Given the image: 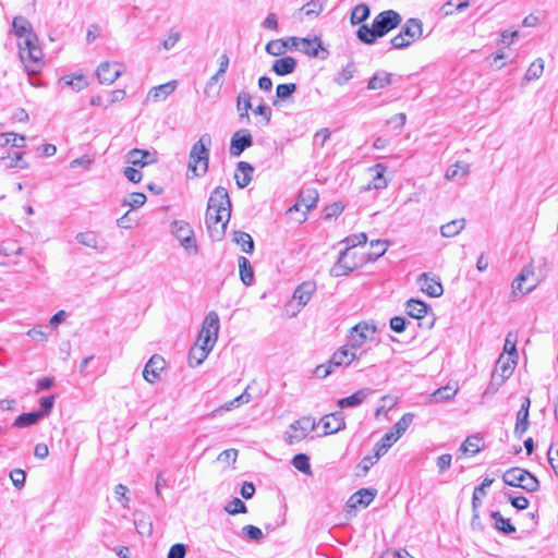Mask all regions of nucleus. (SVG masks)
Instances as JSON below:
<instances>
[{
	"label": "nucleus",
	"instance_id": "5",
	"mask_svg": "<svg viewBox=\"0 0 558 558\" xmlns=\"http://www.w3.org/2000/svg\"><path fill=\"white\" fill-rule=\"evenodd\" d=\"M422 36V21L416 17H411L402 25L400 33L391 39V46L395 49H405Z\"/></svg>",
	"mask_w": 558,
	"mask_h": 558
},
{
	"label": "nucleus",
	"instance_id": "6",
	"mask_svg": "<svg viewBox=\"0 0 558 558\" xmlns=\"http://www.w3.org/2000/svg\"><path fill=\"white\" fill-rule=\"evenodd\" d=\"M502 481L506 485L520 487L529 493H534L539 488L538 480L529 471L521 468H511L502 474Z\"/></svg>",
	"mask_w": 558,
	"mask_h": 558
},
{
	"label": "nucleus",
	"instance_id": "40",
	"mask_svg": "<svg viewBox=\"0 0 558 558\" xmlns=\"http://www.w3.org/2000/svg\"><path fill=\"white\" fill-rule=\"evenodd\" d=\"M544 71V60L542 58H537L534 60L524 74V82L529 83L534 80H538Z\"/></svg>",
	"mask_w": 558,
	"mask_h": 558
},
{
	"label": "nucleus",
	"instance_id": "26",
	"mask_svg": "<svg viewBox=\"0 0 558 558\" xmlns=\"http://www.w3.org/2000/svg\"><path fill=\"white\" fill-rule=\"evenodd\" d=\"M484 447L483 437L480 434H473L468 436L466 439L460 446V450L471 457L478 453Z\"/></svg>",
	"mask_w": 558,
	"mask_h": 558
},
{
	"label": "nucleus",
	"instance_id": "29",
	"mask_svg": "<svg viewBox=\"0 0 558 558\" xmlns=\"http://www.w3.org/2000/svg\"><path fill=\"white\" fill-rule=\"evenodd\" d=\"M238 264L241 281L246 287L252 286L254 282V271L251 262L245 256H240Z\"/></svg>",
	"mask_w": 558,
	"mask_h": 558
},
{
	"label": "nucleus",
	"instance_id": "13",
	"mask_svg": "<svg viewBox=\"0 0 558 558\" xmlns=\"http://www.w3.org/2000/svg\"><path fill=\"white\" fill-rule=\"evenodd\" d=\"M128 163L137 167H145L157 161V153L146 149L133 148L125 155Z\"/></svg>",
	"mask_w": 558,
	"mask_h": 558
},
{
	"label": "nucleus",
	"instance_id": "46",
	"mask_svg": "<svg viewBox=\"0 0 558 558\" xmlns=\"http://www.w3.org/2000/svg\"><path fill=\"white\" fill-rule=\"evenodd\" d=\"M397 440L398 439L390 432L386 433L374 447L377 458L384 456Z\"/></svg>",
	"mask_w": 558,
	"mask_h": 558
},
{
	"label": "nucleus",
	"instance_id": "3",
	"mask_svg": "<svg viewBox=\"0 0 558 558\" xmlns=\"http://www.w3.org/2000/svg\"><path fill=\"white\" fill-rule=\"evenodd\" d=\"M210 145L211 137L209 134L205 133L193 145L190 151L189 170L192 171L195 177H202L208 170Z\"/></svg>",
	"mask_w": 558,
	"mask_h": 558
},
{
	"label": "nucleus",
	"instance_id": "16",
	"mask_svg": "<svg viewBox=\"0 0 558 558\" xmlns=\"http://www.w3.org/2000/svg\"><path fill=\"white\" fill-rule=\"evenodd\" d=\"M355 359H357L356 351L351 349L347 343L339 348L329 359L331 365L335 367L349 366Z\"/></svg>",
	"mask_w": 558,
	"mask_h": 558
},
{
	"label": "nucleus",
	"instance_id": "51",
	"mask_svg": "<svg viewBox=\"0 0 558 558\" xmlns=\"http://www.w3.org/2000/svg\"><path fill=\"white\" fill-rule=\"evenodd\" d=\"M76 241L87 247L98 248V236L94 231L80 232L75 236Z\"/></svg>",
	"mask_w": 558,
	"mask_h": 558
},
{
	"label": "nucleus",
	"instance_id": "36",
	"mask_svg": "<svg viewBox=\"0 0 558 558\" xmlns=\"http://www.w3.org/2000/svg\"><path fill=\"white\" fill-rule=\"evenodd\" d=\"M465 227V220L454 219L440 227V234L445 238H452L459 234Z\"/></svg>",
	"mask_w": 558,
	"mask_h": 558
},
{
	"label": "nucleus",
	"instance_id": "22",
	"mask_svg": "<svg viewBox=\"0 0 558 558\" xmlns=\"http://www.w3.org/2000/svg\"><path fill=\"white\" fill-rule=\"evenodd\" d=\"M376 490L362 488L354 493L348 500L347 505L350 508L367 507L375 498Z\"/></svg>",
	"mask_w": 558,
	"mask_h": 558
},
{
	"label": "nucleus",
	"instance_id": "41",
	"mask_svg": "<svg viewBox=\"0 0 558 558\" xmlns=\"http://www.w3.org/2000/svg\"><path fill=\"white\" fill-rule=\"evenodd\" d=\"M490 517L495 521V527L498 531L505 534H511L515 532V527L511 524L510 520L505 519L499 511H493Z\"/></svg>",
	"mask_w": 558,
	"mask_h": 558
},
{
	"label": "nucleus",
	"instance_id": "54",
	"mask_svg": "<svg viewBox=\"0 0 558 558\" xmlns=\"http://www.w3.org/2000/svg\"><path fill=\"white\" fill-rule=\"evenodd\" d=\"M292 465L304 474H312L310 458L305 453H298L292 459Z\"/></svg>",
	"mask_w": 558,
	"mask_h": 558
},
{
	"label": "nucleus",
	"instance_id": "9",
	"mask_svg": "<svg viewBox=\"0 0 558 558\" xmlns=\"http://www.w3.org/2000/svg\"><path fill=\"white\" fill-rule=\"evenodd\" d=\"M289 41L291 43L292 48L311 58H320L324 60L329 54L328 51L323 47V43L318 37H314L312 39L290 37Z\"/></svg>",
	"mask_w": 558,
	"mask_h": 558
},
{
	"label": "nucleus",
	"instance_id": "47",
	"mask_svg": "<svg viewBox=\"0 0 558 558\" xmlns=\"http://www.w3.org/2000/svg\"><path fill=\"white\" fill-rule=\"evenodd\" d=\"M356 36L362 43L367 45L374 44L376 39L379 38V36L376 35L375 28L373 26L369 27L366 24H363L359 27Z\"/></svg>",
	"mask_w": 558,
	"mask_h": 558
},
{
	"label": "nucleus",
	"instance_id": "34",
	"mask_svg": "<svg viewBox=\"0 0 558 558\" xmlns=\"http://www.w3.org/2000/svg\"><path fill=\"white\" fill-rule=\"evenodd\" d=\"M391 73L386 71L376 72L368 81V89H380L391 84Z\"/></svg>",
	"mask_w": 558,
	"mask_h": 558
},
{
	"label": "nucleus",
	"instance_id": "62",
	"mask_svg": "<svg viewBox=\"0 0 558 558\" xmlns=\"http://www.w3.org/2000/svg\"><path fill=\"white\" fill-rule=\"evenodd\" d=\"M12 484L17 488L22 489L25 485L26 473L22 469H14L9 474Z\"/></svg>",
	"mask_w": 558,
	"mask_h": 558
},
{
	"label": "nucleus",
	"instance_id": "52",
	"mask_svg": "<svg viewBox=\"0 0 558 558\" xmlns=\"http://www.w3.org/2000/svg\"><path fill=\"white\" fill-rule=\"evenodd\" d=\"M288 40H284V39H274V40H270L267 45H266V51L267 53L271 54V56H275V57H279L281 54H283L288 48Z\"/></svg>",
	"mask_w": 558,
	"mask_h": 558
},
{
	"label": "nucleus",
	"instance_id": "27",
	"mask_svg": "<svg viewBox=\"0 0 558 558\" xmlns=\"http://www.w3.org/2000/svg\"><path fill=\"white\" fill-rule=\"evenodd\" d=\"M347 257H348L347 251H342L340 253V256H339L337 263L332 266V268L330 270L331 276H333V277L345 276L356 268V264L349 263L347 260Z\"/></svg>",
	"mask_w": 558,
	"mask_h": 558
},
{
	"label": "nucleus",
	"instance_id": "37",
	"mask_svg": "<svg viewBox=\"0 0 558 558\" xmlns=\"http://www.w3.org/2000/svg\"><path fill=\"white\" fill-rule=\"evenodd\" d=\"M427 304L420 301L411 299L407 302V313L413 318L421 319L427 313Z\"/></svg>",
	"mask_w": 558,
	"mask_h": 558
},
{
	"label": "nucleus",
	"instance_id": "44",
	"mask_svg": "<svg viewBox=\"0 0 558 558\" xmlns=\"http://www.w3.org/2000/svg\"><path fill=\"white\" fill-rule=\"evenodd\" d=\"M251 399H252L251 395L247 392V389H245L240 396H238L236 398L232 399L231 401H228L225 404H222L221 407H219L216 411L213 412V414L216 412H219V411H230L234 408L240 407L241 404L248 403L251 401Z\"/></svg>",
	"mask_w": 558,
	"mask_h": 558
},
{
	"label": "nucleus",
	"instance_id": "20",
	"mask_svg": "<svg viewBox=\"0 0 558 558\" xmlns=\"http://www.w3.org/2000/svg\"><path fill=\"white\" fill-rule=\"evenodd\" d=\"M318 201V193L315 189H304L301 191L296 203L289 209L300 210L301 208H305L306 210L312 209Z\"/></svg>",
	"mask_w": 558,
	"mask_h": 558
},
{
	"label": "nucleus",
	"instance_id": "39",
	"mask_svg": "<svg viewBox=\"0 0 558 558\" xmlns=\"http://www.w3.org/2000/svg\"><path fill=\"white\" fill-rule=\"evenodd\" d=\"M375 172L373 180L371 181L368 189L373 187L376 190L385 189L387 186V180L385 178L386 167L381 163H377L369 169Z\"/></svg>",
	"mask_w": 558,
	"mask_h": 558
},
{
	"label": "nucleus",
	"instance_id": "33",
	"mask_svg": "<svg viewBox=\"0 0 558 558\" xmlns=\"http://www.w3.org/2000/svg\"><path fill=\"white\" fill-rule=\"evenodd\" d=\"M469 173L470 165L466 162L458 161L447 169L445 178L447 180L454 181L465 178Z\"/></svg>",
	"mask_w": 558,
	"mask_h": 558
},
{
	"label": "nucleus",
	"instance_id": "55",
	"mask_svg": "<svg viewBox=\"0 0 558 558\" xmlns=\"http://www.w3.org/2000/svg\"><path fill=\"white\" fill-rule=\"evenodd\" d=\"M371 246L374 251L372 253H369L368 259L376 260L377 258H379L380 256H383L386 253V251L388 248V241L374 240L371 242Z\"/></svg>",
	"mask_w": 558,
	"mask_h": 558
},
{
	"label": "nucleus",
	"instance_id": "38",
	"mask_svg": "<svg viewBox=\"0 0 558 558\" xmlns=\"http://www.w3.org/2000/svg\"><path fill=\"white\" fill-rule=\"evenodd\" d=\"M233 241L241 246L244 253L252 254L254 252V241L247 232L234 231Z\"/></svg>",
	"mask_w": 558,
	"mask_h": 558
},
{
	"label": "nucleus",
	"instance_id": "58",
	"mask_svg": "<svg viewBox=\"0 0 558 558\" xmlns=\"http://www.w3.org/2000/svg\"><path fill=\"white\" fill-rule=\"evenodd\" d=\"M61 83L63 85L71 86L76 90H81L87 85V82L83 75H77V76L65 75L61 78Z\"/></svg>",
	"mask_w": 558,
	"mask_h": 558
},
{
	"label": "nucleus",
	"instance_id": "57",
	"mask_svg": "<svg viewBox=\"0 0 558 558\" xmlns=\"http://www.w3.org/2000/svg\"><path fill=\"white\" fill-rule=\"evenodd\" d=\"M225 511L234 515L239 513H246L247 508L240 498L235 497L225 506Z\"/></svg>",
	"mask_w": 558,
	"mask_h": 558
},
{
	"label": "nucleus",
	"instance_id": "64",
	"mask_svg": "<svg viewBox=\"0 0 558 558\" xmlns=\"http://www.w3.org/2000/svg\"><path fill=\"white\" fill-rule=\"evenodd\" d=\"M295 89L296 85L294 83L279 84L276 88L277 98L286 100L295 92Z\"/></svg>",
	"mask_w": 558,
	"mask_h": 558
},
{
	"label": "nucleus",
	"instance_id": "32",
	"mask_svg": "<svg viewBox=\"0 0 558 558\" xmlns=\"http://www.w3.org/2000/svg\"><path fill=\"white\" fill-rule=\"evenodd\" d=\"M210 352L208 349L201 347L199 343H195L189 352V365L191 367L199 366Z\"/></svg>",
	"mask_w": 558,
	"mask_h": 558
},
{
	"label": "nucleus",
	"instance_id": "17",
	"mask_svg": "<svg viewBox=\"0 0 558 558\" xmlns=\"http://www.w3.org/2000/svg\"><path fill=\"white\" fill-rule=\"evenodd\" d=\"M421 290L432 298H438L444 293V288L437 277H430L424 272L418 278Z\"/></svg>",
	"mask_w": 558,
	"mask_h": 558
},
{
	"label": "nucleus",
	"instance_id": "8",
	"mask_svg": "<svg viewBox=\"0 0 558 558\" xmlns=\"http://www.w3.org/2000/svg\"><path fill=\"white\" fill-rule=\"evenodd\" d=\"M534 267L532 264H529L523 267L518 277L512 281L511 284V294L513 299L523 296L530 292H532L538 284V280L534 278Z\"/></svg>",
	"mask_w": 558,
	"mask_h": 558
},
{
	"label": "nucleus",
	"instance_id": "43",
	"mask_svg": "<svg viewBox=\"0 0 558 558\" xmlns=\"http://www.w3.org/2000/svg\"><path fill=\"white\" fill-rule=\"evenodd\" d=\"M12 26L15 35L19 38L27 36V34L34 33L32 24L23 16H15Z\"/></svg>",
	"mask_w": 558,
	"mask_h": 558
},
{
	"label": "nucleus",
	"instance_id": "45",
	"mask_svg": "<svg viewBox=\"0 0 558 558\" xmlns=\"http://www.w3.org/2000/svg\"><path fill=\"white\" fill-rule=\"evenodd\" d=\"M327 0H311L302 7V11L307 17H316L324 10Z\"/></svg>",
	"mask_w": 558,
	"mask_h": 558
},
{
	"label": "nucleus",
	"instance_id": "53",
	"mask_svg": "<svg viewBox=\"0 0 558 558\" xmlns=\"http://www.w3.org/2000/svg\"><path fill=\"white\" fill-rule=\"evenodd\" d=\"M529 426H530L529 413H524L523 411H518L517 422H515V426H514V435L518 438H522L524 433L527 430Z\"/></svg>",
	"mask_w": 558,
	"mask_h": 558
},
{
	"label": "nucleus",
	"instance_id": "28",
	"mask_svg": "<svg viewBox=\"0 0 558 558\" xmlns=\"http://www.w3.org/2000/svg\"><path fill=\"white\" fill-rule=\"evenodd\" d=\"M296 68V60L292 57L277 59L272 64V71L280 76L292 73Z\"/></svg>",
	"mask_w": 558,
	"mask_h": 558
},
{
	"label": "nucleus",
	"instance_id": "19",
	"mask_svg": "<svg viewBox=\"0 0 558 558\" xmlns=\"http://www.w3.org/2000/svg\"><path fill=\"white\" fill-rule=\"evenodd\" d=\"M121 73L117 64L113 65L108 61L100 63L96 71L97 77L101 84H112Z\"/></svg>",
	"mask_w": 558,
	"mask_h": 558
},
{
	"label": "nucleus",
	"instance_id": "4",
	"mask_svg": "<svg viewBox=\"0 0 558 558\" xmlns=\"http://www.w3.org/2000/svg\"><path fill=\"white\" fill-rule=\"evenodd\" d=\"M170 232L189 256H194L198 253L194 230L187 221L173 220L170 223Z\"/></svg>",
	"mask_w": 558,
	"mask_h": 558
},
{
	"label": "nucleus",
	"instance_id": "63",
	"mask_svg": "<svg viewBox=\"0 0 558 558\" xmlns=\"http://www.w3.org/2000/svg\"><path fill=\"white\" fill-rule=\"evenodd\" d=\"M354 73V65L352 63L344 66L335 77V82L339 85H343L348 83L352 77Z\"/></svg>",
	"mask_w": 558,
	"mask_h": 558
},
{
	"label": "nucleus",
	"instance_id": "50",
	"mask_svg": "<svg viewBox=\"0 0 558 558\" xmlns=\"http://www.w3.org/2000/svg\"><path fill=\"white\" fill-rule=\"evenodd\" d=\"M39 418H41L40 414L37 413L36 411L23 413L15 418V421L13 422V426L19 428L27 427L36 424Z\"/></svg>",
	"mask_w": 558,
	"mask_h": 558
},
{
	"label": "nucleus",
	"instance_id": "35",
	"mask_svg": "<svg viewBox=\"0 0 558 558\" xmlns=\"http://www.w3.org/2000/svg\"><path fill=\"white\" fill-rule=\"evenodd\" d=\"M457 392H458V387L448 384L447 386L440 387L437 390H435L430 396V400L436 403L442 402V401H448V400H451L452 398H454Z\"/></svg>",
	"mask_w": 558,
	"mask_h": 558
},
{
	"label": "nucleus",
	"instance_id": "56",
	"mask_svg": "<svg viewBox=\"0 0 558 558\" xmlns=\"http://www.w3.org/2000/svg\"><path fill=\"white\" fill-rule=\"evenodd\" d=\"M147 201V197L144 193L134 192L131 193L124 201L123 205L129 206L131 208L142 207Z\"/></svg>",
	"mask_w": 558,
	"mask_h": 558
},
{
	"label": "nucleus",
	"instance_id": "12",
	"mask_svg": "<svg viewBox=\"0 0 558 558\" xmlns=\"http://www.w3.org/2000/svg\"><path fill=\"white\" fill-rule=\"evenodd\" d=\"M166 361L162 356L154 354L145 364L143 369V377L149 384H155L160 378V373L163 371Z\"/></svg>",
	"mask_w": 558,
	"mask_h": 558
},
{
	"label": "nucleus",
	"instance_id": "10",
	"mask_svg": "<svg viewBox=\"0 0 558 558\" xmlns=\"http://www.w3.org/2000/svg\"><path fill=\"white\" fill-rule=\"evenodd\" d=\"M376 327L366 322H361L350 329L348 344L355 351L360 350L368 340H372Z\"/></svg>",
	"mask_w": 558,
	"mask_h": 558
},
{
	"label": "nucleus",
	"instance_id": "30",
	"mask_svg": "<svg viewBox=\"0 0 558 558\" xmlns=\"http://www.w3.org/2000/svg\"><path fill=\"white\" fill-rule=\"evenodd\" d=\"M248 110H251L252 113L258 118L257 123H260L262 125H266L270 121V118H271L270 107H243V111L240 112V118L243 119L244 117H247Z\"/></svg>",
	"mask_w": 558,
	"mask_h": 558
},
{
	"label": "nucleus",
	"instance_id": "60",
	"mask_svg": "<svg viewBox=\"0 0 558 558\" xmlns=\"http://www.w3.org/2000/svg\"><path fill=\"white\" fill-rule=\"evenodd\" d=\"M242 535L254 542H259L264 537L262 530L251 524L242 527Z\"/></svg>",
	"mask_w": 558,
	"mask_h": 558
},
{
	"label": "nucleus",
	"instance_id": "42",
	"mask_svg": "<svg viewBox=\"0 0 558 558\" xmlns=\"http://www.w3.org/2000/svg\"><path fill=\"white\" fill-rule=\"evenodd\" d=\"M414 415L412 413H405L402 417L393 425L390 433L399 439L413 422Z\"/></svg>",
	"mask_w": 558,
	"mask_h": 558
},
{
	"label": "nucleus",
	"instance_id": "1",
	"mask_svg": "<svg viewBox=\"0 0 558 558\" xmlns=\"http://www.w3.org/2000/svg\"><path fill=\"white\" fill-rule=\"evenodd\" d=\"M231 217V201L223 186H217L209 196L205 222L214 241L222 240Z\"/></svg>",
	"mask_w": 558,
	"mask_h": 558
},
{
	"label": "nucleus",
	"instance_id": "24",
	"mask_svg": "<svg viewBox=\"0 0 558 558\" xmlns=\"http://www.w3.org/2000/svg\"><path fill=\"white\" fill-rule=\"evenodd\" d=\"M253 171H254V168L248 162H246V161L238 162L234 178L236 181V185L240 189H244L251 183Z\"/></svg>",
	"mask_w": 558,
	"mask_h": 558
},
{
	"label": "nucleus",
	"instance_id": "31",
	"mask_svg": "<svg viewBox=\"0 0 558 558\" xmlns=\"http://www.w3.org/2000/svg\"><path fill=\"white\" fill-rule=\"evenodd\" d=\"M367 395H368L367 389H360L349 397L339 399L337 404L341 409L355 408L363 403V401L366 399Z\"/></svg>",
	"mask_w": 558,
	"mask_h": 558
},
{
	"label": "nucleus",
	"instance_id": "18",
	"mask_svg": "<svg viewBox=\"0 0 558 558\" xmlns=\"http://www.w3.org/2000/svg\"><path fill=\"white\" fill-rule=\"evenodd\" d=\"M320 423L324 427V435L338 433L345 427L344 417L341 412H335L323 416Z\"/></svg>",
	"mask_w": 558,
	"mask_h": 558
},
{
	"label": "nucleus",
	"instance_id": "14",
	"mask_svg": "<svg viewBox=\"0 0 558 558\" xmlns=\"http://www.w3.org/2000/svg\"><path fill=\"white\" fill-rule=\"evenodd\" d=\"M219 328V316L215 311H210L205 316L198 335L202 337H206L207 341H209V339L217 340Z\"/></svg>",
	"mask_w": 558,
	"mask_h": 558
},
{
	"label": "nucleus",
	"instance_id": "21",
	"mask_svg": "<svg viewBox=\"0 0 558 558\" xmlns=\"http://www.w3.org/2000/svg\"><path fill=\"white\" fill-rule=\"evenodd\" d=\"M316 291V283L314 281H304L296 287L293 292V300L298 301L299 306H305L312 299Z\"/></svg>",
	"mask_w": 558,
	"mask_h": 558
},
{
	"label": "nucleus",
	"instance_id": "59",
	"mask_svg": "<svg viewBox=\"0 0 558 558\" xmlns=\"http://www.w3.org/2000/svg\"><path fill=\"white\" fill-rule=\"evenodd\" d=\"M222 76L215 73L206 84L205 94L210 96L217 95L221 87Z\"/></svg>",
	"mask_w": 558,
	"mask_h": 558
},
{
	"label": "nucleus",
	"instance_id": "48",
	"mask_svg": "<svg viewBox=\"0 0 558 558\" xmlns=\"http://www.w3.org/2000/svg\"><path fill=\"white\" fill-rule=\"evenodd\" d=\"M369 7L365 3H360L357 5H355L351 12V23L353 25L355 24H360L362 22H364L365 20L368 19L369 16Z\"/></svg>",
	"mask_w": 558,
	"mask_h": 558
},
{
	"label": "nucleus",
	"instance_id": "15",
	"mask_svg": "<svg viewBox=\"0 0 558 558\" xmlns=\"http://www.w3.org/2000/svg\"><path fill=\"white\" fill-rule=\"evenodd\" d=\"M253 145L252 135L246 131H239L233 134L230 143V155L239 157L246 148Z\"/></svg>",
	"mask_w": 558,
	"mask_h": 558
},
{
	"label": "nucleus",
	"instance_id": "7",
	"mask_svg": "<svg viewBox=\"0 0 558 558\" xmlns=\"http://www.w3.org/2000/svg\"><path fill=\"white\" fill-rule=\"evenodd\" d=\"M316 428V422L311 416H302L290 424L286 430L283 439L288 445H294L302 441L311 432Z\"/></svg>",
	"mask_w": 558,
	"mask_h": 558
},
{
	"label": "nucleus",
	"instance_id": "61",
	"mask_svg": "<svg viewBox=\"0 0 558 558\" xmlns=\"http://www.w3.org/2000/svg\"><path fill=\"white\" fill-rule=\"evenodd\" d=\"M344 242L347 244V247L344 251L348 252L352 247L365 244L367 242V235L364 232L352 234V235L347 236L344 239Z\"/></svg>",
	"mask_w": 558,
	"mask_h": 558
},
{
	"label": "nucleus",
	"instance_id": "2",
	"mask_svg": "<svg viewBox=\"0 0 558 558\" xmlns=\"http://www.w3.org/2000/svg\"><path fill=\"white\" fill-rule=\"evenodd\" d=\"M19 53L21 61L29 72L35 73L41 68L44 53L38 45V38L35 33L20 38Z\"/></svg>",
	"mask_w": 558,
	"mask_h": 558
},
{
	"label": "nucleus",
	"instance_id": "25",
	"mask_svg": "<svg viewBox=\"0 0 558 558\" xmlns=\"http://www.w3.org/2000/svg\"><path fill=\"white\" fill-rule=\"evenodd\" d=\"M515 365V359L513 357L511 361L502 362L501 357L497 361L495 371L493 373V380H500L497 383L498 386L504 384V381L510 377L512 374L513 367Z\"/></svg>",
	"mask_w": 558,
	"mask_h": 558
},
{
	"label": "nucleus",
	"instance_id": "23",
	"mask_svg": "<svg viewBox=\"0 0 558 558\" xmlns=\"http://www.w3.org/2000/svg\"><path fill=\"white\" fill-rule=\"evenodd\" d=\"M177 88V81H170L166 84L153 87L147 95V101L160 102L172 94Z\"/></svg>",
	"mask_w": 558,
	"mask_h": 558
},
{
	"label": "nucleus",
	"instance_id": "11",
	"mask_svg": "<svg viewBox=\"0 0 558 558\" xmlns=\"http://www.w3.org/2000/svg\"><path fill=\"white\" fill-rule=\"evenodd\" d=\"M402 22L401 15L395 10H386L380 12L373 20V27L376 35L384 37L390 31L398 27Z\"/></svg>",
	"mask_w": 558,
	"mask_h": 558
},
{
	"label": "nucleus",
	"instance_id": "49",
	"mask_svg": "<svg viewBox=\"0 0 558 558\" xmlns=\"http://www.w3.org/2000/svg\"><path fill=\"white\" fill-rule=\"evenodd\" d=\"M8 144H11L13 147H24L25 146V136L17 135L13 132L0 134V146L3 147Z\"/></svg>",
	"mask_w": 558,
	"mask_h": 558
}]
</instances>
